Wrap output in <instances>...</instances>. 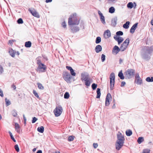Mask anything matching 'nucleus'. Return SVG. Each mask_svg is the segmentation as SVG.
Masks as SVG:
<instances>
[{"instance_id": "obj_37", "label": "nucleus", "mask_w": 153, "mask_h": 153, "mask_svg": "<svg viewBox=\"0 0 153 153\" xmlns=\"http://www.w3.org/2000/svg\"><path fill=\"white\" fill-rule=\"evenodd\" d=\"M123 34V33L122 31H119L117 32L116 33V36H122Z\"/></svg>"}, {"instance_id": "obj_5", "label": "nucleus", "mask_w": 153, "mask_h": 153, "mask_svg": "<svg viewBox=\"0 0 153 153\" xmlns=\"http://www.w3.org/2000/svg\"><path fill=\"white\" fill-rule=\"evenodd\" d=\"M62 110L61 106L58 105L56 106L53 111L55 116L56 117L60 116L62 113Z\"/></svg>"}, {"instance_id": "obj_53", "label": "nucleus", "mask_w": 153, "mask_h": 153, "mask_svg": "<svg viewBox=\"0 0 153 153\" xmlns=\"http://www.w3.org/2000/svg\"><path fill=\"white\" fill-rule=\"evenodd\" d=\"M123 62V60L122 59H120L119 60V63L121 64Z\"/></svg>"}, {"instance_id": "obj_56", "label": "nucleus", "mask_w": 153, "mask_h": 153, "mask_svg": "<svg viewBox=\"0 0 153 153\" xmlns=\"http://www.w3.org/2000/svg\"><path fill=\"white\" fill-rule=\"evenodd\" d=\"M23 118H24V120H25V122L26 121V119L25 117V116L24 115H23Z\"/></svg>"}, {"instance_id": "obj_21", "label": "nucleus", "mask_w": 153, "mask_h": 153, "mask_svg": "<svg viewBox=\"0 0 153 153\" xmlns=\"http://www.w3.org/2000/svg\"><path fill=\"white\" fill-rule=\"evenodd\" d=\"M10 53H11L10 54L11 56L13 57H15V55L16 54L18 56L19 54V53L18 52H16V51H14L12 49H11V50H10Z\"/></svg>"}, {"instance_id": "obj_35", "label": "nucleus", "mask_w": 153, "mask_h": 153, "mask_svg": "<svg viewBox=\"0 0 153 153\" xmlns=\"http://www.w3.org/2000/svg\"><path fill=\"white\" fill-rule=\"evenodd\" d=\"M69 94L68 93L66 92L64 95V97L65 99H68L69 97Z\"/></svg>"}, {"instance_id": "obj_6", "label": "nucleus", "mask_w": 153, "mask_h": 153, "mask_svg": "<svg viewBox=\"0 0 153 153\" xmlns=\"http://www.w3.org/2000/svg\"><path fill=\"white\" fill-rule=\"evenodd\" d=\"M129 43V39L127 38L126 39L120 47L121 51H123L126 50L128 47Z\"/></svg>"}, {"instance_id": "obj_36", "label": "nucleus", "mask_w": 153, "mask_h": 153, "mask_svg": "<svg viewBox=\"0 0 153 153\" xmlns=\"http://www.w3.org/2000/svg\"><path fill=\"white\" fill-rule=\"evenodd\" d=\"M33 94L35 96H36L37 98H39V96L36 91L33 90Z\"/></svg>"}, {"instance_id": "obj_7", "label": "nucleus", "mask_w": 153, "mask_h": 153, "mask_svg": "<svg viewBox=\"0 0 153 153\" xmlns=\"http://www.w3.org/2000/svg\"><path fill=\"white\" fill-rule=\"evenodd\" d=\"M110 89L112 90L114 86L115 75L113 73H111L110 76Z\"/></svg>"}, {"instance_id": "obj_63", "label": "nucleus", "mask_w": 153, "mask_h": 153, "mask_svg": "<svg viewBox=\"0 0 153 153\" xmlns=\"http://www.w3.org/2000/svg\"><path fill=\"white\" fill-rule=\"evenodd\" d=\"M134 4H135V6H136V5L135 3H134Z\"/></svg>"}, {"instance_id": "obj_22", "label": "nucleus", "mask_w": 153, "mask_h": 153, "mask_svg": "<svg viewBox=\"0 0 153 153\" xmlns=\"http://www.w3.org/2000/svg\"><path fill=\"white\" fill-rule=\"evenodd\" d=\"M117 18H114L112 19L111 21L112 25L113 26H115L117 24Z\"/></svg>"}, {"instance_id": "obj_12", "label": "nucleus", "mask_w": 153, "mask_h": 153, "mask_svg": "<svg viewBox=\"0 0 153 153\" xmlns=\"http://www.w3.org/2000/svg\"><path fill=\"white\" fill-rule=\"evenodd\" d=\"M29 10L33 16L37 18L39 17V14L34 9H29Z\"/></svg>"}, {"instance_id": "obj_48", "label": "nucleus", "mask_w": 153, "mask_h": 153, "mask_svg": "<svg viewBox=\"0 0 153 153\" xmlns=\"http://www.w3.org/2000/svg\"><path fill=\"white\" fill-rule=\"evenodd\" d=\"M0 95L1 97H3L4 96L3 92L2 90L0 88Z\"/></svg>"}, {"instance_id": "obj_3", "label": "nucleus", "mask_w": 153, "mask_h": 153, "mask_svg": "<svg viewBox=\"0 0 153 153\" xmlns=\"http://www.w3.org/2000/svg\"><path fill=\"white\" fill-rule=\"evenodd\" d=\"M37 64L38 68L37 69V71L39 72H44L46 69L45 65L41 63L40 60H38Z\"/></svg>"}, {"instance_id": "obj_17", "label": "nucleus", "mask_w": 153, "mask_h": 153, "mask_svg": "<svg viewBox=\"0 0 153 153\" xmlns=\"http://www.w3.org/2000/svg\"><path fill=\"white\" fill-rule=\"evenodd\" d=\"M98 14L100 16V19L102 23L103 24H105V18L104 16L101 13V12L100 11H98Z\"/></svg>"}, {"instance_id": "obj_57", "label": "nucleus", "mask_w": 153, "mask_h": 153, "mask_svg": "<svg viewBox=\"0 0 153 153\" xmlns=\"http://www.w3.org/2000/svg\"><path fill=\"white\" fill-rule=\"evenodd\" d=\"M151 24L153 25V19L151 20Z\"/></svg>"}, {"instance_id": "obj_16", "label": "nucleus", "mask_w": 153, "mask_h": 153, "mask_svg": "<svg viewBox=\"0 0 153 153\" xmlns=\"http://www.w3.org/2000/svg\"><path fill=\"white\" fill-rule=\"evenodd\" d=\"M66 68L68 70L70 71V73L72 76H76V74L75 72L71 67L68 66H66Z\"/></svg>"}, {"instance_id": "obj_59", "label": "nucleus", "mask_w": 153, "mask_h": 153, "mask_svg": "<svg viewBox=\"0 0 153 153\" xmlns=\"http://www.w3.org/2000/svg\"><path fill=\"white\" fill-rule=\"evenodd\" d=\"M151 78V79L152 80V82H153V77L152 76Z\"/></svg>"}, {"instance_id": "obj_51", "label": "nucleus", "mask_w": 153, "mask_h": 153, "mask_svg": "<svg viewBox=\"0 0 153 153\" xmlns=\"http://www.w3.org/2000/svg\"><path fill=\"white\" fill-rule=\"evenodd\" d=\"M3 68L0 65V72L1 73H2L3 71Z\"/></svg>"}, {"instance_id": "obj_46", "label": "nucleus", "mask_w": 153, "mask_h": 153, "mask_svg": "<svg viewBox=\"0 0 153 153\" xmlns=\"http://www.w3.org/2000/svg\"><path fill=\"white\" fill-rule=\"evenodd\" d=\"M93 146L94 147L95 149H96L97 147L98 146V144L97 143H94L93 144Z\"/></svg>"}, {"instance_id": "obj_18", "label": "nucleus", "mask_w": 153, "mask_h": 153, "mask_svg": "<svg viewBox=\"0 0 153 153\" xmlns=\"http://www.w3.org/2000/svg\"><path fill=\"white\" fill-rule=\"evenodd\" d=\"M137 26V23H135L134 25L130 30V32L132 33H134L135 30Z\"/></svg>"}, {"instance_id": "obj_23", "label": "nucleus", "mask_w": 153, "mask_h": 153, "mask_svg": "<svg viewBox=\"0 0 153 153\" xmlns=\"http://www.w3.org/2000/svg\"><path fill=\"white\" fill-rule=\"evenodd\" d=\"M37 131L39 132L43 133L44 131V128L42 126L39 127L37 129Z\"/></svg>"}, {"instance_id": "obj_26", "label": "nucleus", "mask_w": 153, "mask_h": 153, "mask_svg": "<svg viewBox=\"0 0 153 153\" xmlns=\"http://www.w3.org/2000/svg\"><path fill=\"white\" fill-rule=\"evenodd\" d=\"M115 11V9L113 7H112L109 8V12L111 13H113Z\"/></svg>"}, {"instance_id": "obj_34", "label": "nucleus", "mask_w": 153, "mask_h": 153, "mask_svg": "<svg viewBox=\"0 0 153 153\" xmlns=\"http://www.w3.org/2000/svg\"><path fill=\"white\" fill-rule=\"evenodd\" d=\"M101 41V39L100 37H97L96 40V43L97 44H98L100 43Z\"/></svg>"}, {"instance_id": "obj_15", "label": "nucleus", "mask_w": 153, "mask_h": 153, "mask_svg": "<svg viewBox=\"0 0 153 153\" xmlns=\"http://www.w3.org/2000/svg\"><path fill=\"white\" fill-rule=\"evenodd\" d=\"M111 36V33L110 31L108 30L105 31L104 34V36L105 38L107 39L110 37Z\"/></svg>"}, {"instance_id": "obj_8", "label": "nucleus", "mask_w": 153, "mask_h": 153, "mask_svg": "<svg viewBox=\"0 0 153 153\" xmlns=\"http://www.w3.org/2000/svg\"><path fill=\"white\" fill-rule=\"evenodd\" d=\"M63 79L68 83H70L71 82L70 79L71 77L70 74L67 72H64L63 74Z\"/></svg>"}, {"instance_id": "obj_19", "label": "nucleus", "mask_w": 153, "mask_h": 153, "mask_svg": "<svg viewBox=\"0 0 153 153\" xmlns=\"http://www.w3.org/2000/svg\"><path fill=\"white\" fill-rule=\"evenodd\" d=\"M15 129L16 131L19 133L20 132V127L17 123H15Z\"/></svg>"}, {"instance_id": "obj_60", "label": "nucleus", "mask_w": 153, "mask_h": 153, "mask_svg": "<svg viewBox=\"0 0 153 153\" xmlns=\"http://www.w3.org/2000/svg\"><path fill=\"white\" fill-rule=\"evenodd\" d=\"M2 119V117L1 115L0 114V120H1Z\"/></svg>"}, {"instance_id": "obj_30", "label": "nucleus", "mask_w": 153, "mask_h": 153, "mask_svg": "<svg viewBox=\"0 0 153 153\" xmlns=\"http://www.w3.org/2000/svg\"><path fill=\"white\" fill-rule=\"evenodd\" d=\"M37 85H38V88L41 89V90H43L44 89V87L42 85L39 83H37Z\"/></svg>"}, {"instance_id": "obj_47", "label": "nucleus", "mask_w": 153, "mask_h": 153, "mask_svg": "<svg viewBox=\"0 0 153 153\" xmlns=\"http://www.w3.org/2000/svg\"><path fill=\"white\" fill-rule=\"evenodd\" d=\"M12 114L14 117H16L17 115V114L16 112L15 111H13L12 112Z\"/></svg>"}, {"instance_id": "obj_58", "label": "nucleus", "mask_w": 153, "mask_h": 153, "mask_svg": "<svg viewBox=\"0 0 153 153\" xmlns=\"http://www.w3.org/2000/svg\"><path fill=\"white\" fill-rule=\"evenodd\" d=\"M36 148H34L33 150V152H34L36 151Z\"/></svg>"}, {"instance_id": "obj_61", "label": "nucleus", "mask_w": 153, "mask_h": 153, "mask_svg": "<svg viewBox=\"0 0 153 153\" xmlns=\"http://www.w3.org/2000/svg\"><path fill=\"white\" fill-rule=\"evenodd\" d=\"M115 0H108V1H114Z\"/></svg>"}, {"instance_id": "obj_54", "label": "nucleus", "mask_w": 153, "mask_h": 153, "mask_svg": "<svg viewBox=\"0 0 153 153\" xmlns=\"http://www.w3.org/2000/svg\"><path fill=\"white\" fill-rule=\"evenodd\" d=\"M52 0H46V3H48L51 2Z\"/></svg>"}, {"instance_id": "obj_4", "label": "nucleus", "mask_w": 153, "mask_h": 153, "mask_svg": "<svg viewBox=\"0 0 153 153\" xmlns=\"http://www.w3.org/2000/svg\"><path fill=\"white\" fill-rule=\"evenodd\" d=\"M135 71L132 69H128L124 73V75L126 78L130 79L133 77Z\"/></svg>"}, {"instance_id": "obj_9", "label": "nucleus", "mask_w": 153, "mask_h": 153, "mask_svg": "<svg viewBox=\"0 0 153 153\" xmlns=\"http://www.w3.org/2000/svg\"><path fill=\"white\" fill-rule=\"evenodd\" d=\"M81 79L83 80H84L85 82V85L87 86H89L90 85V79L88 78V76H86L84 74H82Z\"/></svg>"}, {"instance_id": "obj_33", "label": "nucleus", "mask_w": 153, "mask_h": 153, "mask_svg": "<svg viewBox=\"0 0 153 153\" xmlns=\"http://www.w3.org/2000/svg\"><path fill=\"white\" fill-rule=\"evenodd\" d=\"M127 7L130 9H131L133 7V4L132 2H129L127 5Z\"/></svg>"}, {"instance_id": "obj_25", "label": "nucleus", "mask_w": 153, "mask_h": 153, "mask_svg": "<svg viewBox=\"0 0 153 153\" xmlns=\"http://www.w3.org/2000/svg\"><path fill=\"white\" fill-rule=\"evenodd\" d=\"M144 140V139L143 137H141L138 138L137 141L138 143L140 144L142 142H143Z\"/></svg>"}, {"instance_id": "obj_11", "label": "nucleus", "mask_w": 153, "mask_h": 153, "mask_svg": "<svg viewBox=\"0 0 153 153\" xmlns=\"http://www.w3.org/2000/svg\"><path fill=\"white\" fill-rule=\"evenodd\" d=\"M111 94L108 93L107 94V96L105 100V105L106 106H108L110 103V101H111Z\"/></svg>"}, {"instance_id": "obj_41", "label": "nucleus", "mask_w": 153, "mask_h": 153, "mask_svg": "<svg viewBox=\"0 0 153 153\" xmlns=\"http://www.w3.org/2000/svg\"><path fill=\"white\" fill-rule=\"evenodd\" d=\"M5 101L6 102V106H8L9 105L10 102L9 100H7L6 98L5 99Z\"/></svg>"}, {"instance_id": "obj_20", "label": "nucleus", "mask_w": 153, "mask_h": 153, "mask_svg": "<svg viewBox=\"0 0 153 153\" xmlns=\"http://www.w3.org/2000/svg\"><path fill=\"white\" fill-rule=\"evenodd\" d=\"M102 48L101 45H97L95 48V50L97 53H98L102 51Z\"/></svg>"}, {"instance_id": "obj_39", "label": "nucleus", "mask_w": 153, "mask_h": 153, "mask_svg": "<svg viewBox=\"0 0 153 153\" xmlns=\"http://www.w3.org/2000/svg\"><path fill=\"white\" fill-rule=\"evenodd\" d=\"M17 22L18 24H22L23 22L21 18H20L17 20Z\"/></svg>"}, {"instance_id": "obj_50", "label": "nucleus", "mask_w": 153, "mask_h": 153, "mask_svg": "<svg viewBox=\"0 0 153 153\" xmlns=\"http://www.w3.org/2000/svg\"><path fill=\"white\" fill-rule=\"evenodd\" d=\"M125 84H126V82H121V87H122L124 86L125 85Z\"/></svg>"}, {"instance_id": "obj_1", "label": "nucleus", "mask_w": 153, "mask_h": 153, "mask_svg": "<svg viewBox=\"0 0 153 153\" xmlns=\"http://www.w3.org/2000/svg\"><path fill=\"white\" fill-rule=\"evenodd\" d=\"M117 140L115 145L116 149L117 150H119L123 145L125 138L124 135L120 132H118L117 134Z\"/></svg>"}, {"instance_id": "obj_42", "label": "nucleus", "mask_w": 153, "mask_h": 153, "mask_svg": "<svg viewBox=\"0 0 153 153\" xmlns=\"http://www.w3.org/2000/svg\"><path fill=\"white\" fill-rule=\"evenodd\" d=\"M14 147H15V149L16 151L17 152H19V148L18 145H16Z\"/></svg>"}, {"instance_id": "obj_24", "label": "nucleus", "mask_w": 153, "mask_h": 153, "mask_svg": "<svg viewBox=\"0 0 153 153\" xmlns=\"http://www.w3.org/2000/svg\"><path fill=\"white\" fill-rule=\"evenodd\" d=\"M130 22L128 21L123 26L124 28L128 29L129 27V25L130 24Z\"/></svg>"}, {"instance_id": "obj_32", "label": "nucleus", "mask_w": 153, "mask_h": 153, "mask_svg": "<svg viewBox=\"0 0 153 153\" xmlns=\"http://www.w3.org/2000/svg\"><path fill=\"white\" fill-rule=\"evenodd\" d=\"M118 75L121 79H124V77L121 71L119 73Z\"/></svg>"}, {"instance_id": "obj_45", "label": "nucleus", "mask_w": 153, "mask_h": 153, "mask_svg": "<svg viewBox=\"0 0 153 153\" xmlns=\"http://www.w3.org/2000/svg\"><path fill=\"white\" fill-rule=\"evenodd\" d=\"M37 120V119L35 117H34L32 121V123H35Z\"/></svg>"}, {"instance_id": "obj_52", "label": "nucleus", "mask_w": 153, "mask_h": 153, "mask_svg": "<svg viewBox=\"0 0 153 153\" xmlns=\"http://www.w3.org/2000/svg\"><path fill=\"white\" fill-rule=\"evenodd\" d=\"M11 88H13V90H15L16 88V86L14 85H12Z\"/></svg>"}, {"instance_id": "obj_55", "label": "nucleus", "mask_w": 153, "mask_h": 153, "mask_svg": "<svg viewBox=\"0 0 153 153\" xmlns=\"http://www.w3.org/2000/svg\"><path fill=\"white\" fill-rule=\"evenodd\" d=\"M37 153H42V152L41 150H39L37 152Z\"/></svg>"}, {"instance_id": "obj_27", "label": "nucleus", "mask_w": 153, "mask_h": 153, "mask_svg": "<svg viewBox=\"0 0 153 153\" xmlns=\"http://www.w3.org/2000/svg\"><path fill=\"white\" fill-rule=\"evenodd\" d=\"M100 91V88H97V95L96 97L97 98H100V96L101 93Z\"/></svg>"}, {"instance_id": "obj_49", "label": "nucleus", "mask_w": 153, "mask_h": 153, "mask_svg": "<svg viewBox=\"0 0 153 153\" xmlns=\"http://www.w3.org/2000/svg\"><path fill=\"white\" fill-rule=\"evenodd\" d=\"M62 25L63 27H64V28L66 27V25L65 23V22L62 23Z\"/></svg>"}, {"instance_id": "obj_31", "label": "nucleus", "mask_w": 153, "mask_h": 153, "mask_svg": "<svg viewBox=\"0 0 153 153\" xmlns=\"http://www.w3.org/2000/svg\"><path fill=\"white\" fill-rule=\"evenodd\" d=\"M75 138V137L73 136H70L68 137V140L69 141H73Z\"/></svg>"}, {"instance_id": "obj_28", "label": "nucleus", "mask_w": 153, "mask_h": 153, "mask_svg": "<svg viewBox=\"0 0 153 153\" xmlns=\"http://www.w3.org/2000/svg\"><path fill=\"white\" fill-rule=\"evenodd\" d=\"M126 135L128 136H131L132 134L131 131L130 130L126 131Z\"/></svg>"}, {"instance_id": "obj_2", "label": "nucleus", "mask_w": 153, "mask_h": 153, "mask_svg": "<svg viewBox=\"0 0 153 153\" xmlns=\"http://www.w3.org/2000/svg\"><path fill=\"white\" fill-rule=\"evenodd\" d=\"M69 25H78L79 23V21L78 20L76 16V14L73 15L71 16L69 18L68 22Z\"/></svg>"}, {"instance_id": "obj_14", "label": "nucleus", "mask_w": 153, "mask_h": 153, "mask_svg": "<svg viewBox=\"0 0 153 153\" xmlns=\"http://www.w3.org/2000/svg\"><path fill=\"white\" fill-rule=\"evenodd\" d=\"M121 50L120 48L117 45H115L112 50V53L114 54H117Z\"/></svg>"}, {"instance_id": "obj_64", "label": "nucleus", "mask_w": 153, "mask_h": 153, "mask_svg": "<svg viewBox=\"0 0 153 153\" xmlns=\"http://www.w3.org/2000/svg\"><path fill=\"white\" fill-rule=\"evenodd\" d=\"M99 1H101V0H99Z\"/></svg>"}, {"instance_id": "obj_10", "label": "nucleus", "mask_w": 153, "mask_h": 153, "mask_svg": "<svg viewBox=\"0 0 153 153\" xmlns=\"http://www.w3.org/2000/svg\"><path fill=\"white\" fill-rule=\"evenodd\" d=\"M134 83L138 85H141L142 83V80L140 78L138 74H136Z\"/></svg>"}, {"instance_id": "obj_43", "label": "nucleus", "mask_w": 153, "mask_h": 153, "mask_svg": "<svg viewBox=\"0 0 153 153\" xmlns=\"http://www.w3.org/2000/svg\"><path fill=\"white\" fill-rule=\"evenodd\" d=\"M10 137H11V139L13 140V141L14 142H16V140L13 137L12 134L10 133Z\"/></svg>"}, {"instance_id": "obj_40", "label": "nucleus", "mask_w": 153, "mask_h": 153, "mask_svg": "<svg viewBox=\"0 0 153 153\" xmlns=\"http://www.w3.org/2000/svg\"><path fill=\"white\" fill-rule=\"evenodd\" d=\"M97 85L95 83H93L92 85V89L94 90H95L97 87Z\"/></svg>"}, {"instance_id": "obj_29", "label": "nucleus", "mask_w": 153, "mask_h": 153, "mask_svg": "<svg viewBox=\"0 0 153 153\" xmlns=\"http://www.w3.org/2000/svg\"><path fill=\"white\" fill-rule=\"evenodd\" d=\"M31 43L30 42L28 41L26 42L25 44V46L26 47H30L31 46Z\"/></svg>"}, {"instance_id": "obj_13", "label": "nucleus", "mask_w": 153, "mask_h": 153, "mask_svg": "<svg viewBox=\"0 0 153 153\" xmlns=\"http://www.w3.org/2000/svg\"><path fill=\"white\" fill-rule=\"evenodd\" d=\"M114 38L118 42L119 45L124 40L123 39L122 37L118 36H114Z\"/></svg>"}, {"instance_id": "obj_38", "label": "nucleus", "mask_w": 153, "mask_h": 153, "mask_svg": "<svg viewBox=\"0 0 153 153\" xmlns=\"http://www.w3.org/2000/svg\"><path fill=\"white\" fill-rule=\"evenodd\" d=\"M105 55L103 54L102 55L101 59H102V62H103L105 61Z\"/></svg>"}, {"instance_id": "obj_62", "label": "nucleus", "mask_w": 153, "mask_h": 153, "mask_svg": "<svg viewBox=\"0 0 153 153\" xmlns=\"http://www.w3.org/2000/svg\"><path fill=\"white\" fill-rule=\"evenodd\" d=\"M56 153H60L59 151H57L56 152Z\"/></svg>"}, {"instance_id": "obj_44", "label": "nucleus", "mask_w": 153, "mask_h": 153, "mask_svg": "<svg viewBox=\"0 0 153 153\" xmlns=\"http://www.w3.org/2000/svg\"><path fill=\"white\" fill-rule=\"evenodd\" d=\"M146 80L148 82H152V80L151 79V78L149 77H147L146 79Z\"/></svg>"}]
</instances>
